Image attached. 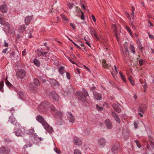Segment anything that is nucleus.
<instances>
[{"mask_svg":"<svg viewBox=\"0 0 154 154\" xmlns=\"http://www.w3.org/2000/svg\"><path fill=\"white\" fill-rule=\"evenodd\" d=\"M16 75L18 78L23 79L26 77V72L24 69H20L17 72Z\"/></svg>","mask_w":154,"mask_h":154,"instance_id":"nucleus-4","label":"nucleus"},{"mask_svg":"<svg viewBox=\"0 0 154 154\" xmlns=\"http://www.w3.org/2000/svg\"><path fill=\"white\" fill-rule=\"evenodd\" d=\"M142 85L143 86L144 89H146L147 88V84L146 83L144 82L141 83Z\"/></svg>","mask_w":154,"mask_h":154,"instance_id":"nucleus-46","label":"nucleus"},{"mask_svg":"<svg viewBox=\"0 0 154 154\" xmlns=\"http://www.w3.org/2000/svg\"><path fill=\"white\" fill-rule=\"evenodd\" d=\"M137 44L138 48L140 49H141V51H142V50L143 48V47L142 46V45L141 44L140 42H138Z\"/></svg>","mask_w":154,"mask_h":154,"instance_id":"nucleus-41","label":"nucleus"},{"mask_svg":"<svg viewBox=\"0 0 154 154\" xmlns=\"http://www.w3.org/2000/svg\"><path fill=\"white\" fill-rule=\"evenodd\" d=\"M66 73L67 78L68 79H70V75L69 73L67 72H66Z\"/></svg>","mask_w":154,"mask_h":154,"instance_id":"nucleus-54","label":"nucleus"},{"mask_svg":"<svg viewBox=\"0 0 154 154\" xmlns=\"http://www.w3.org/2000/svg\"><path fill=\"white\" fill-rule=\"evenodd\" d=\"M5 27L4 28V30L6 32L10 33V24L8 22H5L4 24Z\"/></svg>","mask_w":154,"mask_h":154,"instance_id":"nucleus-10","label":"nucleus"},{"mask_svg":"<svg viewBox=\"0 0 154 154\" xmlns=\"http://www.w3.org/2000/svg\"><path fill=\"white\" fill-rule=\"evenodd\" d=\"M94 22H95L96 21V18L93 15H92L91 16Z\"/></svg>","mask_w":154,"mask_h":154,"instance_id":"nucleus-58","label":"nucleus"},{"mask_svg":"<svg viewBox=\"0 0 154 154\" xmlns=\"http://www.w3.org/2000/svg\"><path fill=\"white\" fill-rule=\"evenodd\" d=\"M102 65L103 66L104 68L107 69L108 67V65L106 63V61L104 60H102Z\"/></svg>","mask_w":154,"mask_h":154,"instance_id":"nucleus-24","label":"nucleus"},{"mask_svg":"<svg viewBox=\"0 0 154 154\" xmlns=\"http://www.w3.org/2000/svg\"><path fill=\"white\" fill-rule=\"evenodd\" d=\"M34 84L36 86H38L40 85V84L39 80L37 79H35L34 80Z\"/></svg>","mask_w":154,"mask_h":154,"instance_id":"nucleus-27","label":"nucleus"},{"mask_svg":"<svg viewBox=\"0 0 154 154\" xmlns=\"http://www.w3.org/2000/svg\"><path fill=\"white\" fill-rule=\"evenodd\" d=\"M50 82L51 85L53 86H58L59 85V83L54 79H50Z\"/></svg>","mask_w":154,"mask_h":154,"instance_id":"nucleus-13","label":"nucleus"},{"mask_svg":"<svg viewBox=\"0 0 154 154\" xmlns=\"http://www.w3.org/2000/svg\"><path fill=\"white\" fill-rule=\"evenodd\" d=\"M138 110L139 111L141 112L142 113H144L145 112V111L144 110V109H143L142 108V107L140 106H139V107H138Z\"/></svg>","mask_w":154,"mask_h":154,"instance_id":"nucleus-43","label":"nucleus"},{"mask_svg":"<svg viewBox=\"0 0 154 154\" xmlns=\"http://www.w3.org/2000/svg\"><path fill=\"white\" fill-rule=\"evenodd\" d=\"M149 37L150 38L152 39H154V36L152 35L149 34Z\"/></svg>","mask_w":154,"mask_h":154,"instance_id":"nucleus-64","label":"nucleus"},{"mask_svg":"<svg viewBox=\"0 0 154 154\" xmlns=\"http://www.w3.org/2000/svg\"><path fill=\"white\" fill-rule=\"evenodd\" d=\"M96 88V87H92L91 89H90V90L91 91L93 92H94V90Z\"/></svg>","mask_w":154,"mask_h":154,"instance_id":"nucleus-60","label":"nucleus"},{"mask_svg":"<svg viewBox=\"0 0 154 154\" xmlns=\"http://www.w3.org/2000/svg\"><path fill=\"white\" fill-rule=\"evenodd\" d=\"M4 15L2 14H0V23L2 25H3L5 21Z\"/></svg>","mask_w":154,"mask_h":154,"instance_id":"nucleus-18","label":"nucleus"},{"mask_svg":"<svg viewBox=\"0 0 154 154\" xmlns=\"http://www.w3.org/2000/svg\"><path fill=\"white\" fill-rule=\"evenodd\" d=\"M37 54L41 58L45 59L46 61L49 59V54L46 52H45L43 49L41 48L39 51H37Z\"/></svg>","mask_w":154,"mask_h":154,"instance_id":"nucleus-2","label":"nucleus"},{"mask_svg":"<svg viewBox=\"0 0 154 154\" xmlns=\"http://www.w3.org/2000/svg\"><path fill=\"white\" fill-rule=\"evenodd\" d=\"M26 54V49H24L23 51H22V54L23 56H24Z\"/></svg>","mask_w":154,"mask_h":154,"instance_id":"nucleus-50","label":"nucleus"},{"mask_svg":"<svg viewBox=\"0 0 154 154\" xmlns=\"http://www.w3.org/2000/svg\"><path fill=\"white\" fill-rule=\"evenodd\" d=\"M4 43H5V45H4V46L5 47H7L8 48V43H7L6 42V41L5 40L4 42Z\"/></svg>","mask_w":154,"mask_h":154,"instance_id":"nucleus-56","label":"nucleus"},{"mask_svg":"<svg viewBox=\"0 0 154 154\" xmlns=\"http://www.w3.org/2000/svg\"><path fill=\"white\" fill-rule=\"evenodd\" d=\"M87 96L89 97L87 91L84 88L83 89L82 92H78V99L82 102H87L86 99Z\"/></svg>","mask_w":154,"mask_h":154,"instance_id":"nucleus-1","label":"nucleus"},{"mask_svg":"<svg viewBox=\"0 0 154 154\" xmlns=\"http://www.w3.org/2000/svg\"><path fill=\"white\" fill-rule=\"evenodd\" d=\"M45 104L47 105L49 107L51 111L53 112H55L56 111V109L55 108V107L54 106L52 105V104H49V103L48 102H43L42 103L38 106V109L41 111L43 108H44L45 107Z\"/></svg>","mask_w":154,"mask_h":154,"instance_id":"nucleus-3","label":"nucleus"},{"mask_svg":"<svg viewBox=\"0 0 154 154\" xmlns=\"http://www.w3.org/2000/svg\"><path fill=\"white\" fill-rule=\"evenodd\" d=\"M112 106L114 110L117 112L118 113L121 112V109L119 104L114 103L112 105Z\"/></svg>","mask_w":154,"mask_h":154,"instance_id":"nucleus-11","label":"nucleus"},{"mask_svg":"<svg viewBox=\"0 0 154 154\" xmlns=\"http://www.w3.org/2000/svg\"><path fill=\"white\" fill-rule=\"evenodd\" d=\"M140 106L145 111V109H146V106L145 104H141Z\"/></svg>","mask_w":154,"mask_h":154,"instance_id":"nucleus-48","label":"nucleus"},{"mask_svg":"<svg viewBox=\"0 0 154 154\" xmlns=\"http://www.w3.org/2000/svg\"><path fill=\"white\" fill-rule=\"evenodd\" d=\"M9 151L10 150L8 147L2 146L0 148V153L1 154H8Z\"/></svg>","mask_w":154,"mask_h":154,"instance_id":"nucleus-8","label":"nucleus"},{"mask_svg":"<svg viewBox=\"0 0 154 154\" xmlns=\"http://www.w3.org/2000/svg\"><path fill=\"white\" fill-rule=\"evenodd\" d=\"M69 61L71 63H72L73 64H75L76 65H77V64L75 62V61H73L72 60L70 59H69V58L68 59Z\"/></svg>","mask_w":154,"mask_h":154,"instance_id":"nucleus-57","label":"nucleus"},{"mask_svg":"<svg viewBox=\"0 0 154 154\" xmlns=\"http://www.w3.org/2000/svg\"><path fill=\"white\" fill-rule=\"evenodd\" d=\"M50 97L56 101H58L59 99V96L54 91L51 92L49 94Z\"/></svg>","mask_w":154,"mask_h":154,"instance_id":"nucleus-7","label":"nucleus"},{"mask_svg":"<svg viewBox=\"0 0 154 154\" xmlns=\"http://www.w3.org/2000/svg\"><path fill=\"white\" fill-rule=\"evenodd\" d=\"M150 143L151 147L154 148V142H152V141H151L150 140Z\"/></svg>","mask_w":154,"mask_h":154,"instance_id":"nucleus-49","label":"nucleus"},{"mask_svg":"<svg viewBox=\"0 0 154 154\" xmlns=\"http://www.w3.org/2000/svg\"><path fill=\"white\" fill-rule=\"evenodd\" d=\"M42 125L43 126L44 128L45 129L48 126H49V125L47 123V122L45 121L42 122Z\"/></svg>","mask_w":154,"mask_h":154,"instance_id":"nucleus-28","label":"nucleus"},{"mask_svg":"<svg viewBox=\"0 0 154 154\" xmlns=\"http://www.w3.org/2000/svg\"><path fill=\"white\" fill-rule=\"evenodd\" d=\"M134 142L136 143L137 146L140 148L141 147V145L140 144V141L138 140H135Z\"/></svg>","mask_w":154,"mask_h":154,"instance_id":"nucleus-32","label":"nucleus"},{"mask_svg":"<svg viewBox=\"0 0 154 154\" xmlns=\"http://www.w3.org/2000/svg\"><path fill=\"white\" fill-rule=\"evenodd\" d=\"M144 62V60H139V63L140 66H142Z\"/></svg>","mask_w":154,"mask_h":154,"instance_id":"nucleus-44","label":"nucleus"},{"mask_svg":"<svg viewBox=\"0 0 154 154\" xmlns=\"http://www.w3.org/2000/svg\"><path fill=\"white\" fill-rule=\"evenodd\" d=\"M82 150L83 151L82 149L81 150L78 149V154H82Z\"/></svg>","mask_w":154,"mask_h":154,"instance_id":"nucleus-61","label":"nucleus"},{"mask_svg":"<svg viewBox=\"0 0 154 154\" xmlns=\"http://www.w3.org/2000/svg\"><path fill=\"white\" fill-rule=\"evenodd\" d=\"M112 115L114 118L115 120L118 123H120L121 121L119 117L117 115H116V114L114 112H112Z\"/></svg>","mask_w":154,"mask_h":154,"instance_id":"nucleus-15","label":"nucleus"},{"mask_svg":"<svg viewBox=\"0 0 154 154\" xmlns=\"http://www.w3.org/2000/svg\"><path fill=\"white\" fill-rule=\"evenodd\" d=\"M55 151L58 154H60V151L59 150L57 149V148H56L54 149Z\"/></svg>","mask_w":154,"mask_h":154,"instance_id":"nucleus-52","label":"nucleus"},{"mask_svg":"<svg viewBox=\"0 0 154 154\" xmlns=\"http://www.w3.org/2000/svg\"><path fill=\"white\" fill-rule=\"evenodd\" d=\"M5 82L6 84L8 86H12V85L11 84V83L7 80V78H6L5 80Z\"/></svg>","mask_w":154,"mask_h":154,"instance_id":"nucleus-36","label":"nucleus"},{"mask_svg":"<svg viewBox=\"0 0 154 154\" xmlns=\"http://www.w3.org/2000/svg\"><path fill=\"white\" fill-rule=\"evenodd\" d=\"M111 151L114 154L120 152L121 150L119 144L118 143L114 144L111 149Z\"/></svg>","mask_w":154,"mask_h":154,"instance_id":"nucleus-5","label":"nucleus"},{"mask_svg":"<svg viewBox=\"0 0 154 154\" xmlns=\"http://www.w3.org/2000/svg\"><path fill=\"white\" fill-rule=\"evenodd\" d=\"M8 48H6L5 49H4L2 51V52L3 53H5L8 50Z\"/></svg>","mask_w":154,"mask_h":154,"instance_id":"nucleus-59","label":"nucleus"},{"mask_svg":"<svg viewBox=\"0 0 154 154\" xmlns=\"http://www.w3.org/2000/svg\"><path fill=\"white\" fill-rule=\"evenodd\" d=\"M80 4L82 5V7L84 9H85V7L83 4L84 0H80Z\"/></svg>","mask_w":154,"mask_h":154,"instance_id":"nucleus-40","label":"nucleus"},{"mask_svg":"<svg viewBox=\"0 0 154 154\" xmlns=\"http://www.w3.org/2000/svg\"><path fill=\"white\" fill-rule=\"evenodd\" d=\"M29 87L31 90H34L36 89V87L33 86V84L32 83H30L29 84Z\"/></svg>","mask_w":154,"mask_h":154,"instance_id":"nucleus-25","label":"nucleus"},{"mask_svg":"<svg viewBox=\"0 0 154 154\" xmlns=\"http://www.w3.org/2000/svg\"><path fill=\"white\" fill-rule=\"evenodd\" d=\"M67 5H68V7H69L70 8H72V7H73V6L74 5V4L73 3H69Z\"/></svg>","mask_w":154,"mask_h":154,"instance_id":"nucleus-47","label":"nucleus"},{"mask_svg":"<svg viewBox=\"0 0 154 154\" xmlns=\"http://www.w3.org/2000/svg\"><path fill=\"white\" fill-rule=\"evenodd\" d=\"M119 74L121 76V77L122 78V80H123V81L124 82H126V80L125 79V78H124V76H123V75L122 74V73L120 72H119Z\"/></svg>","mask_w":154,"mask_h":154,"instance_id":"nucleus-34","label":"nucleus"},{"mask_svg":"<svg viewBox=\"0 0 154 154\" xmlns=\"http://www.w3.org/2000/svg\"><path fill=\"white\" fill-rule=\"evenodd\" d=\"M5 142L7 143H10L11 142V141L10 140L8 139H5Z\"/></svg>","mask_w":154,"mask_h":154,"instance_id":"nucleus-55","label":"nucleus"},{"mask_svg":"<svg viewBox=\"0 0 154 154\" xmlns=\"http://www.w3.org/2000/svg\"><path fill=\"white\" fill-rule=\"evenodd\" d=\"M94 94L95 97V98L97 100H101L102 98L101 95L100 94H98L97 93H94Z\"/></svg>","mask_w":154,"mask_h":154,"instance_id":"nucleus-20","label":"nucleus"},{"mask_svg":"<svg viewBox=\"0 0 154 154\" xmlns=\"http://www.w3.org/2000/svg\"><path fill=\"white\" fill-rule=\"evenodd\" d=\"M96 107L98 110L100 111L102 110L103 109V107L100 106L98 105H96Z\"/></svg>","mask_w":154,"mask_h":154,"instance_id":"nucleus-42","label":"nucleus"},{"mask_svg":"<svg viewBox=\"0 0 154 154\" xmlns=\"http://www.w3.org/2000/svg\"><path fill=\"white\" fill-rule=\"evenodd\" d=\"M71 26L72 27L73 29H75V25L72 23H71L70 24Z\"/></svg>","mask_w":154,"mask_h":154,"instance_id":"nucleus-63","label":"nucleus"},{"mask_svg":"<svg viewBox=\"0 0 154 154\" xmlns=\"http://www.w3.org/2000/svg\"><path fill=\"white\" fill-rule=\"evenodd\" d=\"M29 131L30 133L31 134H33L34 132L35 131L34 130L33 128H30L29 129Z\"/></svg>","mask_w":154,"mask_h":154,"instance_id":"nucleus-53","label":"nucleus"},{"mask_svg":"<svg viewBox=\"0 0 154 154\" xmlns=\"http://www.w3.org/2000/svg\"><path fill=\"white\" fill-rule=\"evenodd\" d=\"M4 82L2 81L0 82V91L2 92L3 91Z\"/></svg>","mask_w":154,"mask_h":154,"instance_id":"nucleus-26","label":"nucleus"},{"mask_svg":"<svg viewBox=\"0 0 154 154\" xmlns=\"http://www.w3.org/2000/svg\"><path fill=\"white\" fill-rule=\"evenodd\" d=\"M90 30L91 34L92 36H93V34L95 33V32H96L94 31V29L92 27H90Z\"/></svg>","mask_w":154,"mask_h":154,"instance_id":"nucleus-33","label":"nucleus"},{"mask_svg":"<svg viewBox=\"0 0 154 154\" xmlns=\"http://www.w3.org/2000/svg\"><path fill=\"white\" fill-rule=\"evenodd\" d=\"M98 144L101 147H103L105 145L106 141L103 138L98 139L97 141Z\"/></svg>","mask_w":154,"mask_h":154,"instance_id":"nucleus-9","label":"nucleus"},{"mask_svg":"<svg viewBox=\"0 0 154 154\" xmlns=\"http://www.w3.org/2000/svg\"><path fill=\"white\" fill-rule=\"evenodd\" d=\"M130 50L134 54H135V51L134 48V47L132 45H131L130 47Z\"/></svg>","mask_w":154,"mask_h":154,"instance_id":"nucleus-30","label":"nucleus"},{"mask_svg":"<svg viewBox=\"0 0 154 154\" xmlns=\"http://www.w3.org/2000/svg\"><path fill=\"white\" fill-rule=\"evenodd\" d=\"M134 125L135 128L137 129L138 128V125L136 122H134Z\"/></svg>","mask_w":154,"mask_h":154,"instance_id":"nucleus-62","label":"nucleus"},{"mask_svg":"<svg viewBox=\"0 0 154 154\" xmlns=\"http://www.w3.org/2000/svg\"><path fill=\"white\" fill-rule=\"evenodd\" d=\"M45 129L48 132L50 133H52L53 131V128L49 125Z\"/></svg>","mask_w":154,"mask_h":154,"instance_id":"nucleus-23","label":"nucleus"},{"mask_svg":"<svg viewBox=\"0 0 154 154\" xmlns=\"http://www.w3.org/2000/svg\"><path fill=\"white\" fill-rule=\"evenodd\" d=\"M61 16L62 17V19L66 21H68V19L66 17V16L63 14L61 15Z\"/></svg>","mask_w":154,"mask_h":154,"instance_id":"nucleus-37","label":"nucleus"},{"mask_svg":"<svg viewBox=\"0 0 154 154\" xmlns=\"http://www.w3.org/2000/svg\"><path fill=\"white\" fill-rule=\"evenodd\" d=\"M82 15L80 16L81 19L83 20H85V17H84V13L82 11H81Z\"/></svg>","mask_w":154,"mask_h":154,"instance_id":"nucleus-45","label":"nucleus"},{"mask_svg":"<svg viewBox=\"0 0 154 154\" xmlns=\"http://www.w3.org/2000/svg\"><path fill=\"white\" fill-rule=\"evenodd\" d=\"M128 79L130 82V83L132 85H134V81L132 79V76H131L128 78Z\"/></svg>","mask_w":154,"mask_h":154,"instance_id":"nucleus-35","label":"nucleus"},{"mask_svg":"<svg viewBox=\"0 0 154 154\" xmlns=\"http://www.w3.org/2000/svg\"><path fill=\"white\" fill-rule=\"evenodd\" d=\"M32 19V16H29L26 17L25 19V23L26 25L28 24Z\"/></svg>","mask_w":154,"mask_h":154,"instance_id":"nucleus-19","label":"nucleus"},{"mask_svg":"<svg viewBox=\"0 0 154 154\" xmlns=\"http://www.w3.org/2000/svg\"><path fill=\"white\" fill-rule=\"evenodd\" d=\"M84 134L87 136L90 133V130L89 128H86L84 131Z\"/></svg>","mask_w":154,"mask_h":154,"instance_id":"nucleus-22","label":"nucleus"},{"mask_svg":"<svg viewBox=\"0 0 154 154\" xmlns=\"http://www.w3.org/2000/svg\"><path fill=\"white\" fill-rule=\"evenodd\" d=\"M82 144V140L78 138V145H81Z\"/></svg>","mask_w":154,"mask_h":154,"instance_id":"nucleus-51","label":"nucleus"},{"mask_svg":"<svg viewBox=\"0 0 154 154\" xmlns=\"http://www.w3.org/2000/svg\"><path fill=\"white\" fill-rule=\"evenodd\" d=\"M67 115L68 116L69 122L71 123L73 122L74 118L73 116H72V114L68 112L67 114Z\"/></svg>","mask_w":154,"mask_h":154,"instance_id":"nucleus-16","label":"nucleus"},{"mask_svg":"<svg viewBox=\"0 0 154 154\" xmlns=\"http://www.w3.org/2000/svg\"><path fill=\"white\" fill-rule=\"evenodd\" d=\"M126 29L127 30L128 32H129L130 34V35L131 36L132 35V33L131 32V30L130 29V28L128 26H126Z\"/></svg>","mask_w":154,"mask_h":154,"instance_id":"nucleus-39","label":"nucleus"},{"mask_svg":"<svg viewBox=\"0 0 154 154\" xmlns=\"http://www.w3.org/2000/svg\"><path fill=\"white\" fill-rule=\"evenodd\" d=\"M36 120L41 123H42L45 121L44 118L40 115L38 116H37Z\"/></svg>","mask_w":154,"mask_h":154,"instance_id":"nucleus-17","label":"nucleus"},{"mask_svg":"<svg viewBox=\"0 0 154 154\" xmlns=\"http://www.w3.org/2000/svg\"><path fill=\"white\" fill-rule=\"evenodd\" d=\"M105 124L108 129H110L112 128V125L111 122L109 120L106 119L105 121Z\"/></svg>","mask_w":154,"mask_h":154,"instance_id":"nucleus-14","label":"nucleus"},{"mask_svg":"<svg viewBox=\"0 0 154 154\" xmlns=\"http://www.w3.org/2000/svg\"><path fill=\"white\" fill-rule=\"evenodd\" d=\"M34 64L37 66H38L39 65V62L38 60H37L35 59L34 61Z\"/></svg>","mask_w":154,"mask_h":154,"instance_id":"nucleus-38","label":"nucleus"},{"mask_svg":"<svg viewBox=\"0 0 154 154\" xmlns=\"http://www.w3.org/2000/svg\"><path fill=\"white\" fill-rule=\"evenodd\" d=\"M11 121L12 124L15 125L17 129H19L20 128V124L18 123L17 120L14 118L13 116H11L9 118V120Z\"/></svg>","mask_w":154,"mask_h":154,"instance_id":"nucleus-6","label":"nucleus"},{"mask_svg":"<svg viewBox=\"0 0 154 154\" xmlns=\"http://www.w3.org/2000/svg\"><path fill=\"white\" fill-rule=\"evenodd\" d=\"M0 9L2 13H5L7 12L8 8L6 5H1L0 6Z\"/></svg>","mask_w":154,"mask_h":154,"instance_id":"nucleus-12","label":"nucleus"},{"mask_svg":"<svg viewBox=\"0 0 154 154\" xmlns=\"http://www.w3.org/2000/svg\"><path fill=\"white\" fill-rule=\"evenodd\" d=\"M79 45H81V47H80L79 45H78V48H79L83 51H84V50L85 51H86V50L85 49V48H84V47L83 45H82L80 44H79Z\"/></svg>","mask_w":154,"mask_h":154,"instance_id":"nucleus-31","label":"nucleus"},{"mask_svg":"<svg viewBox=\"0 0 154 154\" xmlns=\"http://www.w3.org/2000/svg\"><path fill=\"white\" fill-rule=\"evenodd\" d=\"M59 71L60 74H63V73L65 72L64 69V67L63 66H61L60 67H59Z\"/></svg>","mask_w":154,"mask_h":154,"instance_id":"nucleus-29","label":"nucleus"},{"mask_svg":"<svg viewBox=\"0 0 154 154\" xmlns=\"http://www.w3.org/2000/svg\"><path fill=\"white\" fill-rule=\"evenodd\" d=\"M57 117L61 120L62 118V113L60 111H57L56 112Z\"/></svg>","mask_w":154,"mask_h":154,"instance_id":"nucleus-21","label":"nucleus"}]
</instances>
